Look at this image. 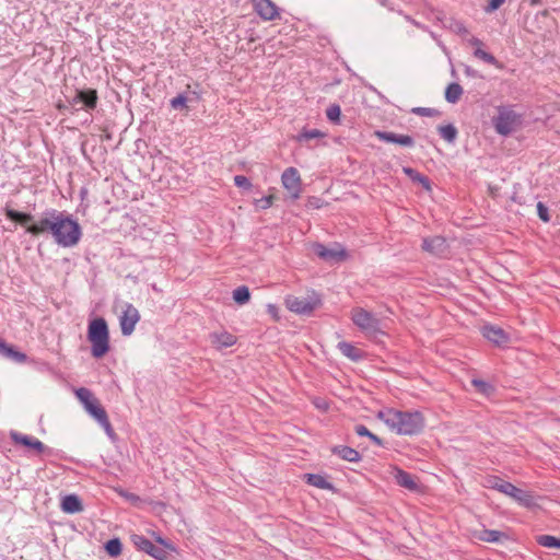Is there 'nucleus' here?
I'll use <instances>...</instances> for the list:
<instances>
[{
  "label": "nucleus",
  "instance_id": "1",
  "mask_svg": "<svg viewBox=\"0 0 560 560\" xmlns=\"http://www.w3.org/2000/svg\"><path fill=\"white\" fill-rule=\"evenodd\" d=\"M377 418L399 435H417L424 428V417L420 411H401L387 408L378 411Z\"/></svg>",
  "mask_w": 560,
  "mask_h": 560
},
{
  "label": "nucleus",
  "instance_id": "2",
  "mask_svg": "<svg viewBox=\"0 0 560 560\" xmlns=\"http://www.w3.org/2000/svg\"><path fill=\"white\" fill-rule=\"evenodd\" d=\"M52 214L56 218H52L50 235L56 244L62 247L75 246L82 236L80 224L63 211L54 210Z\"/></svg>",
  "mask_w": 560,
  "mask_h": 560
},
{
  "label": "nucleus",
  "instance_id": "3",
  "mask_svg": "<svg viewBox=\"0 0 560 560\" xmlns=\"http://www.w3.org/2000/svg\"><path fill=\"white\" fill-rule=\"evenodd\" d=\"M54 210L55 209H49L44 211L42 215L36 220L31 213L13 210L9 206L4 208V213L8 219L18 222L21 225H27L26 232L31 235L39 236L44 234H50L54 223V219L51 218H56V215L52 214Z\"/></svg>",
  "mask_w": 560,
  "mask_h": 560
},
{
  "label": "nucleus",
  "instance_id": "4",
  "mask_svg": "<svg viewBox=\"0 0 560 560\" xmlns=\"http://www.w3.org/2000/svg\"><path fill=\"white\" fill-rule=\"evenodd\" d=\"M88 340L91 343L92 357L100 359L109 351V330L103 317L94 318L89 323Z\"/></svg>",
  "mask_w": 560,
  "mask_h": 560
},
{
  "label": "nucleus",
  "instance_id": "5",
  "mask_svg": "<svg viewBox=\"0 0 560 560\" xmlns=\"http://www.w3.org/2000/svg\"><path fill=\"white\" fill-rule=\"evenodd\" d=\"M75 396L83 404L86 412L98 422V424L105 430L108 436L113 438L115 432L108 419L107 412L102 407L98 399L94 397L92 392L85 387H80L75 390Z\"/></svg>",
  "mask_w": 560,
  "mask_h": 560
},
{
  "label": "nucleus",
  "instance_id": "6",
  "mask_svg": "<svg viewBox=\"0 0 560 560\" xmlns=\"http://www.w3.org/2000/svg\"><path fill=\"white\" fill-rule=\"evenodd\" d=\"M153 537L156 545L143 535L138 534H132L130 540L138 550L145 552L155 560H164L170 555L168 551L176 550L171 541L162 538L160 535L153 533Z\"/></svg>",
  "mask_w": 560,
  "mask_h": 560
},
{
  "label": "nucleus",
  "instance_id": "7",
  "mask_svg": "<svg viewBox=\"0 0 560 560\" xmlns=\"http://www.w3.org/2000/svg\"><path fill=\"white\" fill-rule=\"evenodd\" d=\"M351 319L366 335L375 336L381 332L380 319L364 308H353Z\"/></svg>",
  "mask_w": 560,
  "mask_h": 560
},
{
  "label": "nucleus",
  "instance_id": "8",
  "mask_svg": "<svg viewBox=\"0 0 560 560\" xmlns=\"http://www.w3.org/2000/svg\"><path fill=\"white\" fill-rule=\"evenodd\" d=\"M69 107L73 110H93L97 106L98 96L94 89L77 90L72 97L67 100Z\"/></svg>",
  "mask_w": 560,
  "mask_h": 560
},
{
  "label": "nucleus",
  "instance_id": "9",
  "mask_svg": "<svg viewBox=\"0 0 560 560\" xmlns=\"http://www.w3.org/2000/svg\"><path fill=\"white\" fill-rule=\"evenodd\" d=\"M495 131L501 136H508L514 131L520 122V116L512 109L500 107L498 115L493 118Z\"/></svg>",
  "mask_w": 560,
  "mask_h": 560
},
{
  "label": "nucleus",
  "instance_id": "10",
  "mask_svg": "<svg viewBox=\"0 0 560 560\" xmlns=\"http://www.w3.org/2000/svg\"><path fill=\"white\" fill-rule=\"evenodd\" d=\"M140 320L139 311L130 303L124 305V310L119 316L120 330L124 336H130L137 323Z\"/></svg>",
  "mask_w": 560,
  "mask_h": 560
},
{
  "label": "nucleus",
  "instance_id": "11",
  "mask_svg": "<svg viewBox=\"0 0 560 560\" xmlns=\"http://www.w3.org/2000/svg\"><path fill=\"white\" fill-rule=\"evenodd\" d=\"M319 304L318 299L289 295L285 299L287 307L296 314H310Z\"/></svg>",
  "mask_w": 560,
  "mask_h": 560
},
{
  "label": "nucleus",
  "instance_id": "12",
  "mask_svg": "<svg viewBox=\"0 0 560 560\" xmlns=\"http://www.w3.org/2000/svg\"><path fill=\"white\" fill-rule=\"evenodd\" d=\"M283 187L291 198L298 199L302 192L301 176L295 167H288L281 176Z\"/></svg>",
  "mask_w": 560,
  "mask_h": 560
},
{
  "label": "nucleus",
  "instance_id": "13",
  "mask_svg": "<svg viewBox=\"0 0 560 560\" xmlns=\"http://www.w3.org/2000/svg\"><path fill=\"white\" fill-rule=\"evenodd\" d=\"M501 493L512 498L514 501H516L518 504L529 508L534 505V497L530 494V492L522 490L511 482H506V485L501 486Z\"/></svg>",
  "mask_w": 560,
  "mask_h": 560
},
{
  "label": "nucleus",
  "instance_id": "14",
  "mask_svg": "<svg viewBox=\"0 0 560 560\" xmlns=\"http://www.w3.org/2000/svg\"><path fill=\"white\" fill-rule=\"evenodd\" d=\"M314 253L326 261H341L347 258V252L340 245L335 248H328L323 244H315Z\"/></svg>",
  "mask_w": 560,
  "mask_h": 560
},
{
  "label": "nucleus",
  "instance_id": "15",
  "mask_svg": "<svg viewBox=\"0 0 560 560\" xmlns=\"http://www.w3.org/2000/svg\"><path fill=\"white\" fill-rule=\"evenodd\" d=\"M255 12L265 21L279 18V9L271 0H253Z\"/></svg>",
  "mask_w": 560,
  "mask_h": 560
},
{
  "label": "nucleus",
  "instance_id": "16",
  "mask_svg": "<svg viewBox=\"0 0 560 560\" xmlns=\"http://www.w3.org/2000/svg\"><path fill=\"white\" fill-rule=\"evenodd\" d=\"M422 249L434 256L442 257L447 254L448 246L444 237L433 236L423 238Z\"/></svg>",
  "mask_w": 560,
  "mask_h": 560
},
{
  "label": "nucleus",
  "instance_id": "17",
  "mask_svg": "<svg viewBox=\"0 0 560 560\" xmlns=\"http://www.w3.org/2000/svg\"><path fill=\"white\" fill-rule=\"evenodd\" d=\"M10 438L15 444H21L25 447L36 451L37 453H43L46 450L45 444L34 436L25 435L19 432H11Z\"/></svg>",
  "mask_w": 560,
  "mask_h": 560
},
{
  "label": "nucleus",
  "instance_id": "18",
  "mask_svg": "<svg viewBox=\"0 0 560 560\" xmlns=\"http://www.w3.org/2000/svg\"><path fill=\"white\" fill-rule=\"evenodd\" d=\"M375 136L377 139L388 143H396L402 147L411 148L415 144L412 137L408 135H397L389 131H376Z\"/></svg>",
  "mask_w": 560,
  "mask_h": 560
},
{
  "label": "nucleus",
  "instance_id": "19",
  "mask_svg": "<svg viewBox=\"0 0 560 560\" xmlns=\"http://www.w3.org/2000/svg\"><path fill=\"white\" fill-rule=\"evenodd\" d=\"M482 336L498 346L504 345L509 341L508 334L502 328L493 325L483 326Z\"/></svg>",
  "mask_w": 560,
  "mask_h": 560
},
{
  "label": "nucleus",
  "instance_id": "20",
  "mask_svg": "<svg viewBox=\"0 0 560 560\" xmlns=\"http://www.w3.org/2000/svg\"><path fill=\"white\" fill-rule=\"evenodd\" d=\"M209 339L217 350L232 347L236 342V337L228 331L212 332L209 335Z\"/></svg>",
  "mask_w": 560,
  "mask_h": 560
},
{
  "label": "nucleus",
  "instance_id": "21",
  "mask_svg": "<svg viewBox=\"0 0 560 560\" xmlns=\"http://www.w3.org/2000/svg\"><path fill=\"white\" fill-rule=\"evenodd\" d=\"M0 357L7 358L18 363H24L27 359L26 354L16 350L13 346L8 345L0 339Z\"/></svg>",
  "mask_w": 560,
  "mask_h": 560
},
{
  "label": "nucleus",
  "instance_id": "22",
  "mask_svg": "<svg viewBox=\"0 0 560 560\" xmlns=\"http://www.w3.org/2000/svg\"><path fill=\"white\" fill-rule=\"evenodd\" d=\"M394 479L397 485L408 490L415 491L418 488V485L415 481L413 476L400 468H395Z\"/></svg>",
  "mask_w": 560,
  "mask_h": 560
},
{
  "label": "nucleus",
  "instance_id": "23",
  "mask_svg": "<svg viewBox=\"0 0 560 560\" xmlns=\"http://www.w3.org/2000/svg\"><path fill=\"white\" fill-rule=\"evenodd\" d=\"M331 452L334 454L338 455L341 459L350 462V463H358L361 460L360 453L357 450L349 447V446H345V445L334 446L331 448Z\"/></svg>",
  "mask_w": 560,
  "mask_h": 560
},
{
  "label": "nucleus",
  "instance_id": "24",
  "mask_svg": "<svg viewBox=\"0 0 560 560\" xmlns=\"http://www.w3.org/2000/svg\"><path fill=\"white\" fill-rule=\"evenodd\" d=\"M61 510L65 513L74 514L83 511V505L80 498L75 494H68L61 501Z\"/></svg>",
  "mask_w": 560,
  "mask_h": 560
},
{
  "label": "nucleus",
  "instance_id": "25",
  "mask_svg": "<svg viewBox=\"0 0 560 560\" xmlns=\"http://www.w3.org/2000/svg\"><path fill=\"white\" fill-rule=\"evenodd\" d=\"M338 349L345 357L351 359L352 361H359L363 358L362 351L359 348L354 347L350 342H347V341L339 342Z\"/></svg>",
  "mask_w": 560,
  "mask_h": 560
},
{
  "label": "nucleus",
  "instance_id": "26",
  "mask_svg": "<svg viewBox=\"0 0 560 560\" xmlns=\"http://www.w3.org/2000/svg\"><path fill=\"white\" fill-rule=\"evenodd\" d=\"M326 133L318 129H302L301 132L296 136V141L300 143L308 142L313 139H322L325 138Z\"/></svg>",
  "mask_w": 560,
  "mask_h": 560
},
{
  "label": "nucleus",
  "instance_id": "27",
  "mask_svg": "<svg viewBox=\"0 0 560 560\" xmlns=\"http://www.w3.org/2000/svg\"><path fill=\"white\" fill-rule=\"evenodd\" d=\"M463 94V88L458 83H450L445 90V100L448 103L455 104L459 101Z\"/></svg>",
  "mask_w": 560,
  "mask_h": 560
},
{
  "label": "nucleus",
  "instance_id": "28",
  "mask_svg": "<svg viewBox=\"0 0 560 560\" xmlns=\"http://www.w3.org/2000/svg\"><path fill=\"white\" fill-rule=\"evenodd\" d=\"M306 482L313 487L318 489H331L332 486L330 482L326 480V478L318 474H306L305 475Z\"/></svg>",
  "mask_w": 560,
  "mask_h": 560
},
{
  "label": "nucleus",
  "instance_id": "29",
  "mask_svg": "<svg viewBox=\"0 0 560 560\" xmlns=\"http://www.w3.org/2000/svg\"><path fill=\"white\" fill-rule=\"evenodd\" d=\"M104 547L108 556L112 558L118 557L122 550V544L119 538L108 540Z\"/></svg>",
  "mask_w": 560,
  "mask_h": 560
},
{
  "label": "nucleus",
  "instance_id": "30",
  "mask_svg": "<svg viewBox=\"0 0 560 560\" xmlns=\"http://www.w3.org/2000/svg\"><path fill=\"white\" fill-rule=\"evenodd\" d=\"M405 174H407L412 180L420 183L425 189H430V180L427 176L418 173L416 170L411 167L404 168Z\"/></svg>",
  "mask_w": 560,
  "mask_h": 560
},
{
  "label": "nucleus",
  "instance_id": "31",
  "mask_svg": "<svg viewBox=\"0 0 560 560\" xmlns=\"http://www.w3.org/2000/svg\"><path fill=\"white\" fill-rule=\"evenodd\" d=\"M440 136L447 142H454L457 137V129L453 125H445L439 127Z\"/></svg>",
  "mask_w": 560,
  "mask_h": 560
},
{
  "label": "nucleus",
  "instance_id": "32",
  "mask_svg": "<svg viewBox=\"0 0 560 560\" xmlns=\"http://www.w3.org/2000/svg\"><path fill=\"white\" fill-rule=\"evenodd\" d=\"M233 299L237 304H245L250 299V293L247 287L241 285L233 291Z\"/></svg>",
  "mask_w": 560,
  "mask_h": 560
},
{
  "label": "nucleus",
  "instance_id": "33",
  "mask_svg": "<svg viewBox=\"0 0 560 560\" xmlns=\"http://www.w3.org/2000/svg\"><path fill=\"white\" fill-rule=\"evenodd\" d=\"M536 540L542 547L560 549V538H557L555 536L540 535L536 538Z\"/></svg>",
  "mask_w": 560,
  "mask_h": 560
},
{
  "label": "nucleus",
  "instance_id": "34",
  "mask_svg": "<svg viewBox=\"0 0 560 560\" xmlns=\"http://www.w3.org/2000/svg\"><path fill=\"white\" fill-rule=\"evenodd\" d=\"M474 56L489 65L498 66L497 58L481 48L475 49Z\"/></svg>",
  "mask_w": 560,
  "mask_h": 560
},
{
  "label": "nucleus",
  "instance_id": "35",
  "mask_svg": "<svg viewBox=\"0 0 560 560\" xmlns=\"http://www.w3.org/2000/svg\"><path fill=\"white\" fill-rule=\"evenodd\" d=\"M501 536H503V534L499 530L485 529L480 534V539L488 542H495L499 541Z\"/></svg>",
  "mask_w": 560,
  "mask_h": 560
},
{
  "label": "nucleus",
  "instance_id": "36",
  "mask_svg": "<svg viewBox=\"0 0 560 560\" xmlns=\"http://www.w3.org/2000/svg\"><path fill=\"white\" fill-rule=\"evenodd\" d=\"M341 109L337 104L330 105L326 110L327 118L332 122H339Z\"/></svg>",
  "mask_w": 560,
  "mask_h": 560
},
{
  "label": "nucleus",
  "instance_id": "37",
  "mask_svg": "<svg viewBox=\"0 0 560 560\" xmlns=\"http://www.w3.org/2000/svg\"><path fill=\"white\" fill-rule=\"evenodd\" d=\"M508 481H504L502 480L501 478L497 477V476H490L489 478H487L486 480V486L488 488H491V489H494V490H498L499 492H501V486L502 485H506Z\"/></svg>",
  "mask_w": 560,
  "mask_h": 560
},
{
  "label": "nucleus",
  "instance_id": "38",
  "mask_svg": "<svg viewBox=\"0 0 560 560\" xmlns=\"http://www.w3.org/2000/svg\"><path fill=\"white\" fill-rule=\"evenodd\" d=\"M472 385L482 394L490 395L493 392V387L481 380H472Z\"/></svg>",
  "mask_w": 560,
  "mask_h": 560
},
{
  "label": "nucleus",
  "instance_id": "39",
  "mask_svg": "<svg viewBox=\"0 0 560 560\" xmlns=\"http://www.w3.org/2000/svg\"><path fill=\"white\" fill-rule=\"evenodd\" d=\"M170 103L174 109L186 108L187 97L184 94H178L176 97H173Z\"/></svg>",
  "mask_w": 560,
  "mask_h": 560
},
{
  "label": "nucleus",
  "instance_id": "40",
  "mask_svg": "<svg viewBox=\"0 0 560 560\" xmlns=\"http://www.w3.org/2000/svg\"><path fill=\"white\" fill-rule=\"evenodd\" d=\"M272 202H273L272 195L265 196L260 199H255V201H254L255 206L262 210L270 208L272 206Z\"/></svg>",
  "mask_w": 560,
  "mask_h": 560
},
{
  "label": "nucleus",
  "instance_id": "41",
  "mask_svg": "<svg viewBox=\"0 0 560 560\" xmlns=\"http://www.w3.org/2000/svg\"><path fill=\"white\" fill-rule=\"evenodd\" d=\"M452 30L464 38H466L469 35V31L467 30V27L464 25V23L459 21H455L453 23Z\"/></svg>",
  "mask_w": 560,
  "mask_h": 560
},
{
  "label": "nucleus",
  "instance_id": "42",
  "mask_svg": "<svg viewBox=\"0 0 560 560\" xmlns=\"http://www.w3.org/2000/svg\"><path fill=\"white\" fill-rule=\"evenodd\" d=\"M234 184L240 187V188H244V189H249L252 187V183L249 182V179L244 176V175H236L234 177Z\"/></svg>",
  "mask_w": 560,
  "mask_h": 560
},
{
  "label": "nucleus",
  "instance_id": "43",
  "mask_svg": "<svg viewBox=\"0 0 560 560\" xmlns=\"http://www.w3.org/2000/svg\"><path fill=\"white\" fill-rule=\"evenodd\" d=\"M537 213H538V217L544 222H548L550 220L548 208L542 202L537 203Z\"/></svg>",
  "mask_w": 560,
  "mask_h": 560
},
{
  "label": "nucleus",
  "instance_id": "44",
  "mask_svg": "<svg viewBox=\"0 0 560 560\" xmlns=\"http://www.w3.org/2000/svg\"><path fill=\"white\" fill-rule=\"evenodd\" d=\"M503 3L504 0H489V4L486 8V12H493L498 10Z\"/></svg>",
  "mask_w": 560,
  "mask_h": 560
},
{
  "label": "nucleus",
  "instance_id": "45",
  "mask_svg": "<svg viewBox=\"0 0 560 560\" xmlns=\"http://www.w3.org/2000/svg\"><path fill=\"white\" fill-rule=\"evenodd\" d=\"M354 431L359 436H368L369 438L371 434V431L363 424L355 425Z\"/></svg>",
  "mask_w": 560,
  "mask_h": 560
},
{
  "label": "nucleus",
  "instance_id": "46",
  "mask_svg": "<svg viewBox=\"0 0 560 560\" xmlns=\"http://www.w3.org/2000/svg\"><path fill=\"white\" fill-rule=\"evenodd\" d=\"M267 312H268V314H270V315H271V317H272L273 319H276V320H278V319H279V310H278V307H277L276 305H273V304H268V305H267Z\"/></svg>",
  "mask_w": 560,
  "mask_h": 560
},
{
  "label": "nucleus",
  "instance_id": "47",
  "mask_svg": "<svg viewBox=\"0 0 560 560\" xmlns=\"http://www.w3.org/2000/svg\"><path fill=\"white\" fill-rule=\"evenodd\" d=\"M120 494L132 503H137L140 501V498L135 493L121 491Z\"/></svg>",
  "mask_w": 560,
  "mask_h": 560
},
{
  "label": "nucleus",
  "instance_id": "48",
  "mask_svg": "<svg viewBox=\"0 0 560 560\" xmlns=\"http://www.w3.org/2000/svg\"><path fill=\"white\" fill-rule=\"evenodd\" d=\"M415 113L420 114L422 116H432L433 109L427 107H418L413 109Z\"/></svg>",
  "mask_w": 560,
  "mask_h": 560
},
{
  "label": "nucleus",
  "instance_id": "49",
  "mask_svg": "<svg viewBox=\"0 0 560 560\" xmlns=\"http://www.w3.org/2000/svg\"><path fill=\"white\" fill-rule=\"evenodd\" d=\"M467 40H468V43H469L471 46L476 47V49H477V48H481V46H482V42H481L479 38H477V37L471 36V37H470V38H468Z\"/></svg>",
  "mask_w": 560,
  "mask_h": 560
},
{
  "label": "nucleus",
  "instance_id": "50",
  "mask_svg": "<svg viewBox=\"0 0 560 560\" xmlns=\"http://www.w3.org/2000/svg\"><path fill=\"white\" fill-rule=\"evenodd\" d=\"M406 20H407L408 22H410V23H411L413 26H416L417 28H420V30H422V31H425V30H427V27H425L423 24H421L420 22L416 21L415 19H412V18H410V16H406Z\"/></svg>",
  "mask_w": 560,
  "mask_h": 560
},
{
  "label": "nucleus",
  "instance_id": "51",
  "mask_svg": "<svg viewBox=\"0 0 560 560\" xmlns=\"http://www.w3.org/2000/svg\"><path fill=\"white\" fill-rule=\"evenodd\" d=\"M369 439L377 446H382L383 445V441L377 436L375 435L374 433L371 432Z\"/></svg>",
  "mask_w": 560,
  "mask_h": 560
},
{
  "label": "nucleus",
  "instance_id": "52",
  "mask_svg": "<svg viewBox=\"0 0 560 560\" xmlns=\"http://www.w3.org/2000/svg\"><path fill=\"white\" fill-rule=\"evenodd\" d=\"M465 72L468 74V75H474L475 71L471 70V68L467 67Z\"/></svg>",
  "mask_w": 560,
  "mask_h": 560
},
{
  "label": "nucleus",
  "instance_id": "53",
  "mask_svg": "<svg viewBox=\"0 0 560 560\" xmlns=\"http://www.w3.org/2000/svg\"><path fill=\"white\" fill-rule=\"evenodd\" d=\"M310 205L314 206L315 208H319V205L317 201L314 202V201L310 200Z\"/></svg>",
  "mask_w": 560,
  "mask_h": 560
},
{
  "label": "nucleus",
  "instance_id": "54",
  "mask_svg": "<svg viewBox=\"0 0 560 560\" xmlns=\"http://www.w3.org/2000/svg\"><path fill=\"white\" fill-rule=\"evenodd\" d=\"M326 408V406H323V404L317 405V408Z\"/></svg>",
  "mask_w": 560,
  "mask_h": 560
},
{
  "label": "nucleus",
  "instance_id": "55",
  "mask_svg": "<svg viewBox=\"0 0 560 560\" xmlns=\"http://www.w3.org/2000/svg\"><path fill=\"white\" fill-rule=\"evenodd\" d=\"M326 408V406H323V404L317 405V408Z\"/></svg>",
  "mask_w": 560,
  "mask_h": 560
}]
</instances>
